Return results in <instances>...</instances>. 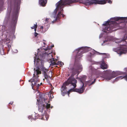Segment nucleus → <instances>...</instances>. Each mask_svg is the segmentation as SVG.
<instances>
[{"label": "nucleus", "instance_id": "obj_1", "mask_svg": "<svg viewBox=\"0 0 127 127\" xmlns=\"http://www.w3.org/2000/svg\"><path fill=\"white\" fill-rule=\"evenodd\" d=\"M78 2L88 5L92 4L95 2L94 0H60L56 4V7L52 14V18L55 19L52 22L54 23L60 17H64V15L63 14V8L64 6L66 5H69L71 3Z\"/></svg>", "mask_w": 127, "mask_h": 127}, {"label": "nucleus", "instance_id": "obj_2", "mask_svg": "<svg viewBox=\"0 0 127 127\" xmlns=\"http://www.w3.org/2000/svg\"><path fill=\"white\" fill-rule=\"evenodd\" d=\"M90 51H91L90 53V56L91 57H93L96 55H99L102 54L105 55H106L105 53H100L95 50L92 49L91 48L86 46L79 48L76 49L73 51L74 54H75L76 53V55L75 57V63L72 69V73L73 75H74L76 73L78 74L82 70V65L79 63L76 64V62L80 60L82 56V54L83 53Z\"/></svg>", "mask_w": 127, "mask_h": 127}, {"label": "nucleus", "instance_id": "obj_3", "mask_svg": "<svg viewBox=\"0 0 127 127\" xmlns=\"http://www.w3.org/2000/svg\"><path fill=\"white\" fill-rule=\"evenodd\" d=\"M122 34L123 36L121 39L115 38L111 36H107L103 41L101 45L104 46L106 45H110L112 41H113L112 42L113 44L115 43H119L122 42H123V44H120V47L113 49V50L114 51L117 52L120 55L122 54L126 53L127 52V42L125 40L127 38V32L126 31L123 32Z\"/></svg>", "mask_w": 127, "mask_h": 127}, {"label": "nucleus", "instance_id": "obj_4", "mask_svg": "<svg viewBox=\"0 0 127 127\" xmlns=\"http://www.w3.org/2000/svg\"><path fill=\"white\" fill-rule=\"evenodd\" d=\"M48 46L46 49L41 47L38 49L37 53L35 52V56L34 57H37V58H38V60L42 61L43 62V59H45L48 60H51V59L53 58L52 55L51 53V52H50L49 53H48L47 51L48 50L50 49V48H48Z\"/></svg>", "mask_w": 127, "mask_h": 127}, {"label": "nucleus", "instance_id": "obj_5", "mask_svg": "<svg viewBox=\"0 0 127 127\" xmlns=\"http://www.w3.org/2000/svg\"><path fill=\"white\" fill-rule=\"evenodd\" d=\"M20 1L19 0L15 2V8L12 16V20L11 23V28L14 31L17 21L19 14V11L20 9Z\"/></svg>", "mask_w": 127, "mask_h": 127}, {"label": "nucleus", "instance_id": "obj_6", "mask_svg": "<svg viewBox=\"0 0 127 127\" xmlns=\"http://www.w3.org/2000/svg\"><path fill=\"white\" fill-rule=\"evenodd\" d=\"M38 58H37V57H34V63L35 66L34 68V73L33 76L34 77L35 75H37L41 73L40 70H41L43 73H44L48 72L47 70L44 67L43 64V62L42 61L38 60Z\"/></svg>", "mask_w": 127, "mask_h": 127}, {"label": "nucleus", "instance_id": "obj_7", "mask_svg": "<svg viewBox=\"0 0 127 127\" xmlns=\"http://www.w3.org/2000/svg\"><path fill=\"white\" fill-rule=\"evenodd\" d=\"M46 102V105L42 103L38 104V110L39 111L42 113L43 117L41 118L42 120H47L49 117V115L46 112V110L49 112H50V104Z\"/></svg>", "mask_w": 127, "mask_h": 127}, {"label": "nucleus", "instance_id": "obj_8", "mask_svg": "<svg viewBox=\"0 0 127 127\" xmlns=\"http://www.w3.org/2000/svg\"><path fill=\"white\" fill-rule=\"evenodd\" d=\"M37 77L38 76H37L36 78L35 79H31L30 80H29V82L30 81L31 82L32 89L33 90H35V89H36L35 92L36 93V97L37 98L39 97L38 99H37V102H38L39 101H40V100L43 99H44V102H45V100H46V99H45L44 98H43L41 97V95L38 90L40 85H39V84H37V82H38V79Z\"/></svg>", "mask_w": 127, "mask_h": 127}, {"label": "nucleus", "instance_id": "obj_9", "mask_svg": "<svg viewBox=\"0 0 127 127\" xmlns=\"http://www.w3.org/2000/svg\"><path fill=\"white\" fill-rule=\"evenodd\" d=\"M6 35L5 38L2 40V43L3 42L5 44V47L7 49L8 52H9L11 48V45L12 44V39L13 35L11 34L10 32H6Z\"/></svg>", "mask_w": 127, "mask_h": 127}, {"label": "nucleus", "instance_id": "obj_10", "mask_svg": "<svg viewBox=\"0 0 127 127\" xmlns=\"http://www.w3.org/2000/svg\"><path fill=\"white\" fill-rule=\"evenodd\" d=\"M86 76L85 75H83L80 78V84L81 87L80 89H72L71 90H73L74 91H76L79 94H81L84 92L85 88L84 87V83L86 81Z\"/></svg>", "mask_w": 127, "mask_h": 127}, {"label": "nucleus", "instance_id": "obj_11", "mask_svg": "<svg viewBox=\"0 0 127 127\" xmlns=\"http://www.w3.org/2000/svg\"><path fill=\"white\" fill-rule=\"evenodd\" d=\"M66 83L67 84V85H68L69 84H71V85L73 86V87L71 89L69 90L68 91V96L69 95L70 93L71 92H76V91H74L73 90H71L72 89H75L76 86V83H77V81L76 79L70 76L68 79L67 81L66 82Z\"/></svg>", "mask_w": 127, "mask_h": 127}, {"label": "nucleus", "instance_id": "obj_12", "mask_svg": "<svg viewBox=\"0 0 127 127\" xmlns=\"http://www.w3.org/2000/svg\"><path fill=\"white\" fill-rule=\"evenodd\" d=\"M123 74V72L119 71H117L115 72L113 71L112 72L111 75L106 76L104 78L106 80H109L112 78H115L118 75Z\"/></svg>", "mask_w": 127, "mask_h": 127}, {"label": "nucleus", "instance_id": "obj_13", "mask_svg": "<svg viewBox=\"0 0 127 127\" xmlns=\"http://www.w3.org/2000/svg\"><path fill=\"white\" fill-rule=\"evenodd\" d=\"M92 64H99L100 65V68L103 69H106L108 67L107 65L105 63L103 60L99 62H96L93 61H92Z\"/></svg>", "mask_w": 127, "mask_h": 127}, {"label": "nucleus", "instance_id": "obj_14", "mask_svg": "<svg viewBox=\"0 0 127 127\" xmlns=\"http://www.w3.org/2000/svg\"><path fill=\"white\" fill-rule=\"evenodd\" d=\"M89 79H90V80L86 82L85 83L86 84V85H88L89 86H90L94 83L95 81V79H94V81L92 82L91 83V80H93L94 78V75H92L91 76H89Z\"/></svg>", "mask_w": 127, "mask_h": 127}, {"label": "nucleus", "instance_id": "obj_15", "mask_svg": "<svg viewBox=\"0 0 127 127\" xmlns=\"http://www.w3.org/2000/svg\"><path fill=\"white\" fill-rule=\"evenodd\" d=\"M52 71L50 70L48 72L44 73H43L44 75V76L45 79H47L49 77L51 78L52 76Z\"/></svg>", "mask_w": 127, "mask_h": 127}, {"label": "nucleus", "instance_id": "obj_16", "mask_svg": "<svg viewBox=\"0 0 127 127\" xmlns=\"http://www.w3.org/2000/svg\"><path fill=\"white\" fill-rule=\"evenodd\" d=\"M124 78L125 80L127 81V74L125 76H120L117 77L115 79V81H117L118 80L122 79Z\"/></svg>", "mask_w": 127, "mask_h": 127}, {"label": "nucleus", "instance_id": "obj_17", "mask_svg": "<svg viewBox=\"0 0 127 127\" xmlns=\"http://www.w3.org/2000/svg\"><path fill=\"white\" fill-rule=\"evenodd\" d=\"M89 69L90 72L93 73H96L98 71V70L94 68L92 66H90L89 67Z\"/></svg>", "mask_w": 127, "mask_h": 127}, {"label": "nucleus", "instance_id": "obj_18", "mask_svg": "<svg viewBox=\"0 0 127 127\" xmlns=\"http://www.w3.org/2000/svg\"><path fill=\"white\" fill-rule=\"evenodd\" d=\"M39 116V115L38 114H35L34 115V118L31 115L28 116V118L29 119H31V121H32V120L33 121V120H35L37 119L38 118Z\"/></svg>", "mask_w": 127, "mask_h": 127}, {"label": "nucleus", "instance_id": "obj_19", "mask_svg": "<svg viewBox=\"0 0 127 127\" xmlns=\"http://www.w3.org/2000/svg\"><path fill=\"white\" fill-rule=\"evenodd\" d=\"M39 3L40 5L42 6H44L47 2V0H39Z\"/></svg>", "mask_w": 127, "mask_h": 127}, {"label": "nucleus", "instance_id": "obj_20", "mask_svg": "<svg viewBox=\"0 0 127 127\" xmlns=\"http://www.w3.org/2000/svg\"><path fill=\"white\" fill-rule=\"evenodd\" d=\"M67 84L66 83V82H64L62 86V87L61 88V92L63 91H66V86H67Z\"/></svg>", "mask_w": 127, "mask_h": 127}, {"label": "nucleus", "instance_id": "obj_21", "mask_svg": "<svg viewBox=\"0 0 127 127\" xmlns=\"http://www.w3.org/2000/svg\"><path fill=\"white\" fill-rule=\"evenodd\" d=\"M95 2L93 3L92 4H93L94 3H97L98 4H104L106 3V2L105 1V0H101L99 1H98L97 2H96V1L95 0Z\"/></svg>", "mask_w": 127, "mask_h": 127}, {"label": "nucleus", "instance_id": "obj_22", "mask_svg": "<svg viewBox=\"0 0 127 127\" xmlns=\"http://www.w3.org/2000/svg\"><path fill=\"white\" fill-rule=\"evenodd\" d=\"M0 53L1 55L4 54L3 47L2 44L0 43Z\"/></svg>", "mask_w": 127, "mask_h": 127}, {"label": "nucleus", "instance_id": "obj_23", "mask_svg": "<svg viewBox=\"0 0 127 127\" xmlns=\"http://www.w3.org/2000/svg\"><path fill=\"white\" fill-rule=\"evenodd\" d=\"M11 12V9L10 8L8 9V12L6 15V18L8 19L10 17V14Z\"/></svg>", "mask_w": 127, "mask_h": 127}, {"label": "nucleus", "instance_id": "obj_24", "mask_svg": "<svg viewBox=\"0 0 127 127\" xmlns=\"http://www.w3.org/2000/svg\"><path fill=\"white\" fill-rule=\"evenodd\" d=\"M49 26H46L44 27V30H43V31H42L41 32L43 33H44L46 31H47L49 28Z\"/></svg>", "mask_w": 127, "mask_h": 127}, {"label": "nucleus", "instance_id": "obj_25", "mask_svg": "<svg viewBox=\"0 0 127 127\" xmlns=\"http://www.w3.org/2000/svg\"><path fill=\"white\" fill-rule=\"evenodd\" d=\"M37 23H36L35 24H34V26L31 27V28L32 29H33L35 28H37Z\"/></svg>", "mask_w": 127, "mask_h": 127}, {"label": "nucleus", "instance_id": "obj_26", "mask_svg": "<svg viewBox=\"0 0 127 127\" xmlns=\"http://www.w3.org/2000/svg\"><path fill=\"white\" fill-rule=\"evenodd\" d=\"M111 71L110 70H106L105 71V73L107 74H109L111 72Z\"/></svg>", "mask_w": 127, "mask_h": 127}, {"label": "nucleus", "instance_id": "obj_27", "mask_svg": "<svg viewBox=\"0 0 127 127\" xmlns=\"http://www.w3.org/2000/svg\"><path fill=\"white\" fill-rule=\"evenodd\" d=\"M105 1L106 2H108L110 4H111L112 3V1L111 0H105Z\"/></svg>", "mask_w": 127, "mask_h": 127}, {"label": "nucleus", "instance_id": "obj_28", "mask_svg": "<svg viewBox=\"0 0 127 127\" xmlns=\"http://www.w3.org/2000/svg\"><path fill=\"white\" fill-rule=\"evenodd\" d=\"M68 92H61V94L63 96H64L65 94L67 93H68Z\"/></svg>", "mask_w": 127, "mask_h": 127}, {"label": "nucleus", "instance_id": "obj_29", "mask_svg": "<svg viewBox=\"0 0 127 127\" xmlns=\"http://www.w3.org/2000/svg\"><path fill=\"white\" fill-rule=\"evenodd\" d=\"M49 19L48 18H47L44 21V23L45 24H46L47 23H48V21L49 20Z\"/></svg>", "mask_w": 127, "mask_h": 127}, {"label": "nucleus", "instance_id": "obj_30", "mask_svg": "<svg viewBox=\"0 0 127 127\" xmlns=\"http://www.w3.org/2000/svg\"><path fill=\"white\" fill-rule=\"evenodd\" d=\"M51 65L53 66L54 65H56V64L54 62H51Z\"/></svg>", "mask_w": 127, "mask_h": 127}, {"label": "nucleus", "instance_id": "obj_31", "mask_svg": "<svg viewBox=\"0 0 127 127\" xmlns=\"http://www.w3.org/2000/svg\"><path fill=\"white\" fill-rule=\"evenodd\" d=\"M38 34V33H37L36 32H35L34 35L35 37H36Z\"/></svg>", "mask_w": 127, "mask_h": 127}, {"label": "nucleus", "instance_id": "obj_32", "mask_svg": "<svg viewBox=\"0 0 127 127\" xmlns=\"http://www.w3.org/2000/svg\"><path fill=\"white\" fill-rule=\"evenodd\" d=\"M40 29H42V31H43V30H44V28L43 27V26H41L40 27Z\"/></svg>", "mask_w": 127, "mask_h": 127}, {"label": "nucleus", "instance_id": "obj_33", "mask_svg": "<svg viewBox=\"0 0 127 127\" xmlns=\"http://www.w3.org/2000/svg\"><path fill=\"white\" fill-rule=\"evenodd\" d=\"M102 36V33H101L99 35V38H101Z\"/></svg>", "mask_w": 127, "mask_h": 127}, {"label": "nucleus", "instance_id": "obj_34", "mask_svg": "<svg viewBox=\"0 0 127 127\" xmlns=\"http://www.w3.org/2000/svg\"><path fill=\"white\" fill-rule=\"evenodd\" d=\"M13 103V102H10L9 103V104H12Z\"/></svg>", "mask_w": 127, "mask_h": 127}, {"label": "nucleus", "instance_id": "obj_35", "mask_svg": "<svg viewBox=\"0 0 127 127\" xmlns=\"http://www.w3.org/2000/svg\"><path fill=\"white\" fill-rule=\"evenodd\" d=\"M124 70L126 71H127V67L125 68H124Z\"/></svg>", "mask_w": 127, "mask_h": 127}, {"label": "nucleus", "instance_id": "obj_36", "mask_svg": "<svg viewBox=\"0 0 127 127\" xmlns=\"http://www.w3.org/2000/svg\"><path fill=\"white\" fill-rule=\"evenodd\" d=\"M18 52V51L17 50H15V51H14V52L15 53H17Z\"/></svg>", "mask_w": 127, "mask_h": 127}, {"label": "nucleus", "instance_id": "obj_37", "mask_svg": "<svg viewBox=\"0 0 127 127\" xmlns=\"http://www.w3.org/2000/svg\"><path fill=\"white\" fill-rule=\"evenodd\" d=\"M37 28H34V31H35V32H36V29Z\"/></svg>", "mask_w": 127, "mask_h": 127}, {"label": "nucleus", "instance_id": "obj_38", "mask_svg": "<svg viewBox=\"0 0 127 127\" xmlns=\"http://www.w3.org/2000/svg\"><path fill=\"white\" fill-rule=\"evenodd\" d=\"M49 97H50H50H51V98H52V97L51 96V95H50Z\"/></svg>", "mask_w": 127, "mask_h": 127}, {"label": "nucleus", "instance_id": "obj_39", "mask_svg": "<svg viewBox=\"0 0 127 127\" xmlns=\"http://www.w3.org/2000/svg\"><path fill=\"white\" fill-rule=\"evenodd\" d=\"M119 24L118 23H117V27L119 26Z\"/></svg>", "mask_w": 127, "mask_h": 127}, {"label": "nucleus", "instance_id": "obj_40", "mask_svg": "<svg viewBox=\"0 0 127 127\" xmlns=\"http://www.w3.org/2000/svg\"><path fill=\"white\" fill-rule=\"evenodd\" d=\"M54 45H53L52 46H51V47H54Z\"/></svg>", "mask_w": 127, "mask_h": 127}, {"label": "nucleus", "instance_id": "obj_41", "mask_svg": "<svg viewBox=\"0 0 127 127\" xmlns=\"http://www.w3.org/2000/svg\"><path fill=\"white\" fill-rule=\"evenodd\" d=\"M43 44H45V43L44 42H43Z\"/></svg>", "mask_w": 127, "mask_h": 127}, {"label": "nucleus", "instance_id": "obj_42", "mask_svg": "<svg viewBox=\"0 0 127 127\" xmlns=\"http://www.w3.org/2000/svg\"><path fill=\"white\" fill-rule=\"evenodd\" d=\"M42 84V83H40V85Z\"/></svg>", "mask_w": 127, "mask_h": 127}, {"label": "nucleus", "instance_id": "obj_43", "mask_svg": "<svg viewBox=\"0 0 127 127\" xmlns=\"http://www.w3.org/2000/svg\"><path fill=\"white\" fill-rule=\"evenodd\" d=\"M43 80H45L44 79H43Z\"/></svg>", "mask_w": 127, "mask_h": 127}, {"label": "nucleus", "instance_id": "obj_44", "mask_svg": "<svg viewBox=\"0 0 127 127\" xmlns=\"http://www.w3.org/2000/svg\"><path fill=\"white\" fill-rule=\"evenodd\" d=\"M52 96H53L52 97H54L53 96V95H52Z\"/></svg>", "mask_w": 127, "mask_h": 127}, {"label": "nucleus", "instance_id": "obj_45", "mask_svg": "<svg viewBox=\"0 0 127 127\" xmlns=\"http://www.w3.org/2000/svg\"><path fill=\"white\" fill-rule=\"evenodd\" d=\"M64 64V63H63V64Z\"/></svg>", "mask_w": 127, "mask_h": 127}, {"label": "nucleus", "instance_id": "obj_46", "mask_svg": "<svg viewBox=\"0 0 127 127\" xmlns=\"http://www.w3.org/2000/svg\"><path fill=\"white\" fill-rule=\"evenodd\" d=\"M52 107H51V108H52Z\"/></svg>", "mask_w": 127, "mask_h": 127}]
</instances>
